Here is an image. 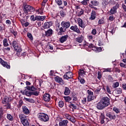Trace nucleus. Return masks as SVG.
I'll use <instances>...</instances> for the list:
<instances>
[{
    "instance_id": "1",
    "label": "nucleus",
    "mask_w": 126,
    "mask_h": 126,
    "mask_svg": "<svg viewBox=\"0 0 126 126\" xmlns=\"http://www.w3.org/2000/svg\"><path fill=\"white\" fill-rule=\"evenodd\" d=\"M39 86L36 85V83H33V85L30 86H27L26 87L28 92H26V95L28 97H31L32 95L34 96H39L40 94V88H38Z\"/></svg>"
},
{
    "instance_id": "2",
    "label": "nucleus",
    "mask_w": 126,
    "mask_h": 126,
    "mask_svg": "<svg viewBox=\"0 0 126 126\" xmlns=\"http://www.w3.org/2000/svg\"><path fill=\"white\" fill-rule=\"evenodd\" d=\"M23 10L25 14H28V12H34L35 8L30 5L24 4Z\"/></svg>"
},
{
    "instance_id": "3",
    "label": "nucleus",
    "mask_w": 126,
    "mask_h": 126,
    "mask_svg": "<svg viewBox=\"0 0 126 126\" xmlns=\"http://www.w3.org/2000/svg\"><path fill=\"white\" fill-rule=\"evenodd\" d=\"M37 118L40 122H43V123H46V122H48L50 118L49 116L44 113H39L37 114Z\"/></svg>"
},
{
    "instance_id": "4",
    "label": "nucleus",
    "mask_w": 126,
    "mask_h": 126,
    "mask_svg": "<svg viewBox=\"0 0 126 126\" xmlns=\"http://www.w3.org/2000/svg\"><path fill=\"white\" fill-rule=\"evenodd\" d=\"M67 0H55V3L58 5L59 9H63L67 5Z\"/></svg>"
},
{
    "instance_id": "5",
    "label": "nucleus",
    "mask_w": 126,
    "mask_h": 126,
    "mask_svg": "<svg viewBox=\"0 0 126 126\" xmlns=\"http://www.w3.org/2000/svg\"><path fill=\"white\" fill-rule=\"evenodd\" d=\"M19 118L21 120V123H22L24 126H30L29 122H28V119H27V117L25 115L20 114Z\"/></svg>"
},
{
    "instance_id": "6",
    "label": "nucleus",
    "mask_w": 126,
    "mask_h": 126,
    "mask_svg": "<svg viewBox=\"0 0 126 126\" xmlns=\"http://www.w3.org/2000/svg\"><path fill=\"white\" fill-rule=\"evenodd\" d=\"M53 25V22H46L44 23L43 26L44 29H48L47 31L44 30L45 32H53V30L50 28Z\"/></svg>"
},
{
    "instance_id": "7",
    "label": "nucleus",
    "mask_w": 126,
    "mask_h": 126,
    "mask_svg": "<svg viewBox=\"0 0 126 126\" xmlns=\"http://www.w3.org/2000/svg\"><path fill=\"white\" fill-rule=\"evenodd\" d=\"M10 45L12 46V47L14 48V51L17 52V53H20L21 51H22L20 47L18 46V43L16 40H13L12 43H10Z\"/></svg>"
},
{
    "instance_id": "8",
    "label": "nucleus",
    "mask_w": 126,
    "mask_h": 126,
    "mask_svg": "<svg viewBox=\"0 0 126 126\" xmlns=\"http://www.w3.org/2000/svg\"><path fill=\"white\" fill-rule=\"evenodd\" d=\"M100 102H102L103 105L106 107H108V106H109V105L110 104V98H109V97L107 96L102 97L100 100Z\"/></svg>"
},
{
    "instance_id": "9",
    "label": "nucleus",
    "mask_w": 126,
    "mask_h": 126,
    "mask_svg": "<svg viewBox=\"0 0 126 126\" xmlns=\"http://www.w3.org/2000/svg\"><path fill=\"white\" fill-rule=\"evenodd\" d=\"M106 116L107 117V118H109L110 119V121H112V120H113V121H115L116 119H117V116H116V114H115L113 112H107L106 113Z\"/></svg>"
},
{
    "instance_id": "10",
    "label": "nucleus",
    "mask_w": 126,
    "mask_h": 126,
    "mask_svg": "<svg viewBox=\"0 0 126 126\" xmlns=\"http://www.w3.org/2000/svg\"><path fill=\"white\" fill-rule=\"evenodd\" d=\"M61 26L63 28V29L66 31V29L69 28L70 26V22L62 21L61 23Z\"/></svg>"
},
{
    "instance_id": "11",
    "label": "nucleus",
    "mask_w": 126,
    "mask_h": 126,
    "mask_svg": "<svg viewBox=\"0 0 126 126\" xmlns=\"http://www.w3.org/2000/svg\"><path fill=\"white\" fill-rule=\"evenodd\" d=\"M120 7V4L119 3H117L115 6H114L110 10V15L111 14H115L117 13V9Z\"/></svg>"
},
{
    "instance_id": "12",
    "label": "nucleus",
    "mask_w": 126,
    "mask_h": 126,
    "mask_svg": "<svg viewBox=\"0 0 126 126\" xmlns=\"http://www.w3.org/2000/svg\"><path fill=\"white\" fill-rule=\"evenodd\" d=\"M96 108L97 109V110H104V109L106 108V106L100 100L97 103H96Z\"/></svg>"
},
{
    "instance_id": "13",
    "label": "nucleus",
    "mask_w": 126,
    "mask_h": 126,
    "mask_svg": "<svg viewBox=\"0 0 126 126\" xmlns=\"http://www.w3.org/2000/svg\"><path fill=\"white\" fill-rule=\"evenodd\" d=\"M55 80L56 82L60 83L61 85H63L64 84V81L63 80V78H61L59 76H57L55 78Z\"/></svg>"
},
{
    "instance_id": "14",
    "label": "nucleus",
    "mask_w": 126,
    "mask_h": 126,
    "mask_svg": "<svg viewBox=\"0 0 126 126\" xmlns=\"http://www.w3.org/2000/svg\"><path fill=\"white\" fill-rule=\"evenodd\" d=\"M64 79H71L73 77L72 72H67L63 75Z\"/></svg>"
},
{
    "instance_id": "15",
    "label": "nucleus",
    "mask_w": 126,
    "mask_h": 126,
    "mask_svg": "<svg viewBox=\"0 0 126 126\" xmlns=\"http://www.w3.org/2000/svg\"><path fill=\"white\" fill-rule=\"evenodd\" d=\"M77 22L79 24V26H80V27H81V28H85V27H86V24H85V23H84V22H83L81 18H78Z\"/></svg>"
},
{
    "instance_id": "16",
    "label": "nucleus",
    "mask_w": 126,
    "mask_h": 126,
    "mask_svg": "<svg viewBox=\"0 0 126 126\" xmlns=\"http://www.w3.org/2000/svg\"><path fill=\"white\" fill-rule=\"evenodd\" d=\"M43 100L45 102H50V100H51V95L49 94H45L43 95Z\"/></svg>"
},
{
    "instance_id": "17",
    "label": "nucleus",
    "mask_w": 126,
    "mask_h": 126,
    "mask_svg": "<svg viewBox=\"0 0 126 126\" xmlns=\"http://www.w3.org/2000/svg\"><path fill=\"white\" fill-rule=\"evenodd\" d=\"M0 63L4 66V67H6V68H8V69H9L10 68V65H8V63L7 62H5V61L2 60V59H0Z\"/></svg>"
},
{
    "instance_id": "18",
    "label": "nucleus",
    "mask_w": 126,
    "mask_h": 126,
    "mask_svg": "<svg viewBox=\"0 0 126 126\" xmlns=\"http://www.w3.org/2000/svg\"><path fill=\"white\" fill-rule=\"evenodd\" d=\"M68 124V121L66 120H61L59 122V126H67V124Z\"/></svg>"
},
{
    "instance_id": "19",
    "label": "nucleus",
    "mask_w": 126,
    "mask_h": 126,
    "mask_svg": "<svg viewBox=\"0 0 126 126\" xmlns=\"http://www.w3.org/2000/svg\"><path fill=\"white\" fill-rule=\"evenodd\" d=\"M22 109H23V113L25 114V115H29V114H30V111L29 110V109H28V108H27V106H23Z\"/></svg>"
},
{
    "instance_id": "20",
    "label": "nucleus",
    "mask_w": 126,
    "mask_h": 126,
    "mask_svg": "<svg viewBox=\"0 0 126 126\" xmlns=\"http://www.w3.org/2000/svg\"><path fill=\"white\" fill-rule=\"evenodd\" d=\"M96 19V12L92 10L91 13V17H90V20H95Z\"/></svg>"
},
{
    "instance_id": "21",
    "label": "nucleus",
    "mask_w": 126,
    "mask_h": 126,
    "mask_svg": "<svg viewBox=\"0 0 126 126\" xmlns=\"http://www.w3.org/2000/svg\"><path fill=\"white\" fill-rule=\"evenodd\" d=\"M67 38H68V35H65L61 37V38L60 39V41L61 43H64L66 40H67Z\"/></svg>"
},
{
    "instance_id": "22",
    "label": "nucleus",
    "mask_w": 126,
    "mask_h": 126,
    "mask_svg": "<svg viewBox=\"0 0 126 126\" xmlns=\"http://www.w3.org/2000/svg\"><path fill=\"white\" fill-rule=\"evenodd\" d=\"M53 35V32H44L42 33V36L44 37V38H45V37H51Z\"/></svg>"
},
{
    "instance_id": "23",
    "label": "nucleus",
    "mask_w": 126,
    "mask_h": 126,
    "mask_svg": "<svg viewBox=\"0 0 126 126\" xmlns=\"http://www.w3.org/2000/svg\"><path fill=\"white\" fill-rule=\"evenodd\" d=\"M69 94H70V90L68 87H65L64 91V95L67 96L69 95Z\"/></svg>"
},
{
    "instance_id": "24",
    "label": "nucleus",
    "mask_w": 126,
    "mask_h": 126,
    "mask_svg": "<svg viewBox=\"0 0 126 126\" xmlns=\"http://www.w3.org/2000/svg\"><path fill=\"white\" fill-rule=\"evenodd\" d=\"M83 39H84L83 35H81L80 36H78L77 38H76L75 40L76 42H78V43H82V41H83Z\"/></svg>"
},
{
    "instance_id": "25",
    "label": "nucleus",
    "mask_w": 126,
    "mask_h": 126,
    "mask_svg": "<svg viewBox=\"0 0 126 126\" xmlns=\"http://www.w3.org/2000/svg\"><path fill=\"white\" fill-rule=\"evenodd\" d=\"M46 18V16H36V21H43L45 20Z\"/></svg>"
},
{
    "instance_id": "26",
    "label": "nucleus",
    "mask_w": 126,
    "mask_h": 126,
    "mask_svg": "<svg viewBox=\"0 0 126 126\" xmlns=\"http://www.w3.org/2000/svg\"><path fill=\"white\" fill-rule=\"evenodd\" d=\"M77 14L78 16H81V15H83L84 14V10H83L82 8L80 9V10H78L77 11Z\"/></svg>"
},
{
    "instance_id": "27",
    "label": "nucleus",
    "mask_w": 126,
    "mask_h": 126,
    "mask_svg": "<svg viewBox=\"0 0 126 126\" xmlns=\"http://www.w3.org/2000/svg\"><path fill=\"white\" fill-rule=\"evenodd\" d=\"M70 29L74 32H79V29L76 26H72Z\"/></svg>"
},
{
    "instance_id": "28",
    "label": "nucleus",
    "mask_w": 126,
    "mask_h": 126,
    "mask_svg": "<svg viewBox=\"0 0 126 126\" xmlns=\"http://www.w3.org/2000/svg\"><path fill=\"white\" fill-rule=\"evenodd\" d=\"M11 99L9 98V97L7 96H6L4 97V100H3V104H6L9 102H10Z\"/></svg>"
},
{
    "instance_id": "29",
    "label": "nucleus",
    "mask_w": 126,
    "mask_h": 126,
    "mask_svg": "<svg viewBox=\"0 0 126 126\" xmlns=\"http://www.w3.org/2000/svg\"><path fill=\"white\" fill-rule=\"evenodd\" d=\"M105 115L103 114H101V116H100V124L101 125H103V124H105Z\"/></svg>"
},
{
    "instance_id": "30",
    "label": "nucleus",
    "mask_w": 126,
    "mask_h": 126,
    "mask_svg": "<svg viewBox=\"0 0 126 126\" xmlns=\"http://www.w3.org/2000/svg\"><path fill=\"white\" fill-rule=\"evenodd\" d=\"M94 99H95V96H94V94L92 95H88L87 96L88 102H91V101H93V100H94Z\"/></svg>"
},
{
    "instance_id": "31",
    "label": "nucleus",
    "mask_w": 126,
    "mask_h": 126,
    "mask_svg": "<svg viewBox=\"0 0 126 126\" xmlns=\"http://www.w3.org/2000/svg\"><path fill=\"white\" fill-rule=\"evenodd\" d=\"M91 3L93 6H98L99 5V1L97 0H92Z\"/></svg>"
},
{
    "instance_id": "32",
    "label": "nucleus",
    "mask_w": 126,
    "mask_h": 126,
    "mask_svg": "<svg viewBox=\"0 0 126 126\" xmlns=\"http://www.w3.org/2000/svg\"><path fill=\"white\" fill-rule=\"evenodd\" d=\"M103 1L102 2V6L104 8H106L107 7V5L109 4L108 2V0H102Z\"/></svg>"
},
{
    "instance_id": "33",
    "label": "nucleus",
    "mask_w": 126,
    "mask_h": 126,
    "mask_svg": "<svg viewBox=\"0 0 126 126\" xmlns=\"http://www.w3.org/2000/svg\"><path fill=\"white\" fill-rule=\"evenodd\" d=\"M6 118L8 121L12 122L13 121V116L11 114L7 113L6 115Z\"/></svg>"
},
{
    "instance_id": "34",
    "label": "nucleus",
    "mask_w": 126,
    "mask_h": 126,
    "mask_svg": "<svg viewBox=\"0 0 126 126\" xmlns=\"http://www.w3.org/2000/svg\"><path fill=\"white\" fill-rule=\"evenodd\" d=\"M25 100L27 101V102H29V103H32V104H34L35 103V100L33 98H28L26 97H24Z\"/></svg>"
},
{
    "instance_id": "35",
    "label": "nucleus",
    "mask_w": 126,
    "mask_h": 126,
    "mask_svg": "<svg viewBox=\"0 0 126 126\" xmlns=\"http://www.w3.org/2000/svg\"><path fill=\"white\" fill-rule=\"evenodd\" d=\"M59 13L61 17H64V16H65V15H66L65 10H64L63 9L62 10H61Z\"/></svg>"
},
{
    "instance_id": "36",
    "label": "nucleus",
    "mask_w": 126,
    "mask_h": 126,
    "mask_svg": "<svg viewBox=\"0 0 126 126\" xmlns=\"http://www.w3.org/2000/svg\"><path fill=\"white\" fill-rule=\"evenodd\" d=\"M85 73H86V72H85V71H84L83 69H80L78 71L79 76H83Z\"/></svg>"
},
{
    "instance_id": "37",
    "label": "nucleus",
    "mask_w": 126,
    "mask_h": 126,
    "mask_svg": "<svg viewBox=\"0 0 126 126\" xmlns=\"http://www.w3.org/2000/svg\"><path fill=\"white\" fill-rule=\"evenodd\" d=\"M3 45L4 47H8L9 46V44H8V43L7 42V39L4 38L3 40Z\"/></svg>"
},
{
    "instance_id": "38",
    "label": "nucleus",
    "mask_w": 126,
    "mask_h": 126,
    "mask_svg": "<svg viewBox=\"0 0 126 126\" xmlns=\"http://www.w3.org/2000/svg\"><path fill=\"white\" fill-rule=\"evenodd\" d=\"M63 98L65 102H69V101H71V97L69 96H63Z\"/></svg>"
},
{
    "instance_id": "39",
    "label": "nucleus",
    "mask_w": 126,
    "mask_h": 126,
    "mask_svg": "<svg viewBox=\"0 0 126 126\" xmlns=\"http://www.w3.org/2000/svg\"><path fill=\"white\" fill-rule=\"evenodd\" d=\"M27 37L30 39V41H33V36L30 32L27 33Z\"/></svg>"
},
{
    "instance_id": "40",
    "label": "nucleus",
    "mask_w": 126,
    "mask_h": 126,
    "mask_svg": "<svg viewBox=\"0 0 126 126\" xmlns=\"http://www.w3.org/2000/svg\"><path fill=\"white\" fill-rule=\"evenodd\" d=\"M22 105H23V101L22 100H20V101H19V104L17 105L18 109H20Z\"/></svg>"
},
{
    "instance_id": "41",
    "label": "nucleus",
    "mask_w": 126,
    "mask_h": 126,
    "mask_svg": "<svg viewBox=\"0 0 126 126\" xmlns=\"http://www.w3.org/2000/svg\"><path fill=\"white\" fill-rule=\"evenodd\" d=\"M115 92L117 94H122V89L119 88L115 90Z\"/></svg>"
},
{
    "instance_id": "42",
    "label": "nucleus",
    "mask_w": 126,
    "mask_h": 126,
    "mask_svg": "<svg viewBox=\"0 0 126 126\" xmlns=\"http://www.w3.org/2000/svg\"><path fill=\"white\" fill-rule=\"evenodd\" d=\"M71 117V116H70L68 114L66 113V114H64V118H65V119H66V120H68V121H69V120H70Z\"/></svg>"
},
{
    "instance_id": "43",
    "label": "nucleus",
    "mask_w": 126,
    "mask_h": 126,
    "mask_svg": "<svg viewBox=\"0 0 126 126\" xmlns=\"http://www.w3.org/2000/svg\"><path fill=\"white\" fill-rule=\"evenodd\" d=\"M43 10H44V7H41L40 8L37 10V12H39L40 14L42 15V14H43Z\"/></svg>"
},
{
    "instance_id": "44",
    "label": "nucleus",
    "mask_w": 126,
    "mask_h": 126,
    "mask_svg": "<svg viewBox=\"0 0 126 126\" xmlns=\"http://www.w3.org/2000/svg\"><path fill=\"white\" fill-rule=\"evenodd\" d=\"M87 46H88V48L89 49H92V50H93V48H95V46H94V44L91 43L89 44H86Z\"/></svg>"
},
{
    "instance_id": "45",
    "label": "nucleus",
    "mask_w": 126,
    "mask_h": 126,
    "mask_svg": "<svg viewBox=\"0 0 126 126\" xmlns=\"http://www.w3.org/2000/svg\"><path fill=\"white\" fill-rule=\"evenodd\" d=\"M119 86H120V83H119V82H116L114 83L112 87H113V88H117V87H119Z\"/></svg>"
},
{
    "instance_id": "46",
    "label": "nucleus",
    "mask_w": 126,
    "mask_h": 126,
    "mask_svg": "<svg viewBox=\"0 0 126 126\" xmlns=\"http://www.w3.org/2000/svg\"><path fill=\"white\" fill-rule=\"evenodd\" d=\"M30 19L32 21H36V20H37V16L34 17V15H32L31 16Z\"/></svg>"
},
{
    "instance_id": "47",
    "label": "nucleus",
    "mask_w": 126,
    "mask_h": 126,
    "mask_svg": "<svg viewBox=\"0 0 126 126\" xmlns=\"http://www.w3.org/2000/svg\"><path fill=\"white\" fill-rule=\"evenodd\" d=\"M113 111L114 112H115L116 114H120V109L119 108H117L116 107H113Z\"/></svg>"
},
{
    "instance_id": "48",
    "label": "nucleus",
    "mask_w": 126,
    "mask_h": 126,
    "mask_svg": "<svg viewBox=\"0 0 126 126\" xmlns=\"http://www.w3.org/2000/svg\"><path fill=\"white\" fill-rule=\"evenodd\" d=\"M111 71L112 68H104L103 70V72H111Z\"/></svg>"
},
{
    "instance_id": "49",
    "label": "nucleus",
    "mask_w": 126,
    "mask_h": 126,
    "mask_svg": "<svg viewBox=\"0 0 126 126\" xmlns=\"http://www.w3.org/2000/svg\"><path fill=\"white\" fill-rule=\"evenodd\" d=\"M87 93H88V96H91L92 95H94V93L91 90H87Z\"/></svg>"
},
{
    "instance_id": "50",
    "label": "nucleus",
    "mask_w": 126,
    "mask_h": 126,
    "mask_svg": "<svg viewBox=\"0 0 126 126\" xmlns=\"http://www.w3.org/2000/svg\"><path fill=\"white\" fill-rule=\"evenodd\" d=\"M4 107H6V110H8V109H11V105H10V103H7V104L4 105Z\"/></svg>"
},
{
    "instance_id": "51",
    "label": "nucleus",
    "mask_w": 126,
    "mask_h": 126,
    "mask_svg": "<svg viewBox=\"0 0 126 126\" xmlns=\"http://www.w3.org/2000/svg\"><path fill=\"white\" fill-rule=\"evenodd\" d=\"M64 104L63 103V101H60L59 102V106L60 108H63V107Z\"/></svg>"
},
{
    "instance_id": "52",
    "label": "nucleus",
    "mask_w": 126,
    "mask_h": 126,
    "mask_svg": "<svg viewBox=\"0 0 126 126\" xmlns=\"http://www.w3.org/2000/svg\"><path fill=\"white\" fill-rule=\"evenodd\" d=\"M98 45L100 47L103 46L104 45V43H103V41L102 39H99L98 41Z\"/></svg>"
},
{
    "instance_id": "53",
    "label": "nucleus",
    "mask_w": 126,
    "mask_h": 126,
    "mask_svg": "<svg viewBox=\"0 0 126 126\" xmlns=\"http://www.w3.org/2000/svg\"><path fill=\"white\" fill-rule=\"evenodd\" d=\"M106 91L107 93H109V94H112V91H111V89H110V87L109 86L106 87Z\"/></svg>"
},
{
    "instance_id": "54",
    "label": "nucleus",
    "mask_w": 126,
    "mask_h": 126,
    "mask_svg": "<svg viewBox=\"0 0 126 126\" xmlns=\"http://www.w3.org/2000/svg\"><path fill=\"white\" fill-rule=\"evenodd\" d=\"M5 23L8 26H10V25H11V21H10L9 20H6L5 21Z\"/></svg>"
},
{
    "instance_id": "55",
    "label": "nucleus",
    "mask_w": 126,
    "mask_h": 126,
    "mask_svg": "<svg viewBox=\"0 0 126 126\" xmlns=\"http://www.w3.org/2000/svg\"><path fill=\"white\" fill-rule=\"evenodd\" d=\"M89 7L90 8H94V9L95 10H97V9H98V8H97V7L93 6V5H92L91 4H89Z\"/></svg>"
},
{
    "instance_id": "56",
    "label": "nucleus",
    "mask_w": 126,
    "mask_h": 126,
    "mask_svg": "<svg viewBox=\"0 0 126 126\" xmlns=\"http://www.w3.org/2000/svg\"><path fill=\"white\" fill-rule=\"evenodd\" d=\"M104 19H101L98 21V24H104Z\"/></svg>"
},
{
    "instance_id": "57",
    "label": "nucleus",
    "mask_w": 126,
    "mask_h": 126,
    "mask_svg": "<svg viewBox=\"0 0 126 126\" xmlns=\"http://www.w3.org/2000/svg\"><path fill=\"white\" fill-rule=\"evenodd\" d=\"M86 101H87V99L86 98V97L83 98V99L82 100V103L83 105H85V104H86Z\"/></svg>"
},
{
    "instance_id": "58",
    "label": "nucleus",
    "mask_w": 126,
    "mask_h": 126,
    "mask_svg": "<svg viewBox=\"0 0 126 126\" xmlns=\"http://www.w3.org/2000/svg\"><path fill=\"white\" fill-rule=\"evenodd\" d=\"M69 121H70V122H71L72 123H75V122H76V121L75 120V118L71 116L70 117V119H69Z\"/></svg>"
},
{
    "instance_id": "59",
    "label": "nucleus",
    "mask_w": 126,
    "mask_h": 126,
    "mask_svg": "<svg viewBox=\"0 0 126 126\" xmlns=\"http://www.w3.org/2000/svg\"><path fill=\"white\" fill-rule=\"evenodd\" d=\"M109 21H114V20H115V17H113V16H110L109 17Z\"/></svg>"
},
{
    "instance_id": "60",
    "label": "nucleus",
    "mask_w": 126,
    "mask_h": 126,
    "mask_svg": "<svg viewBox=\"0 0 126 126\" xmlns=\"http://www.w3.org/2000/svg\"><path fill=\"white\" fill-rule=\"evenodd\" d=\"M114 71L115 72H118V73H120V72H121V70L118 67H115Z\"/></svg>"
},
{
    "instance_id": "61",
    "label": "nucleus",
    "mask_w": 126,
    "mask_h": 126,
    "mask_svg": "<svg viewBox=\"0 0 126 126\" xmlns=\"http://www.w3.org/2000/svg\"><path fill=\"white\" fill-rule=\"evenodd\" d=\"M120 66H121V67H124V68H126V64H125L123 63H121L120 64Z\"/></svg>"
},
{
    "instance_id": "62",
    "label": "nucleus",
    "mask_w": 126,
    "mask_h": 126,
    "mask_svg": "<svg viewBox=\"0 0 126 126\" xmlns=\"http://www.w3.org/2000/svg\"><path fill=\"white\" fill-rule=\"evenodd\" d=\"M108 80L111 82L114 81V78L111 75H108Z\"/></svg>"
},
{
    "instance_id": "63",
    "label": "nucleus",
    "mask_w": 126,
    "mask_h": 126,
    "mask_svg": "<svg viewBox=\"0 0 126 126\" xmlns=\"http://www.w3.org/2000/svg\"><path fill=\"white\" fill-rule=\"evenodd\" d=\"M100 91H101V88L100 87H98L97 89L94 90L95 93H98Z\"/></svg>"
},
{
    "instance_id": "64",
    "label": "nucleus",
    "mask_w": 126,
    "mask_h": 126,
    "mask_svg": "<svg viewBox=\"0 0 126 126\" xmlns=\"http://www.w3.org/2000/svg\"><path fill=\"white\" fill-rule=\"evenodd\" d=\"M122 88H123L124 90H126V83H124L122 85Z\"/></svg>"
}]
</instances>
